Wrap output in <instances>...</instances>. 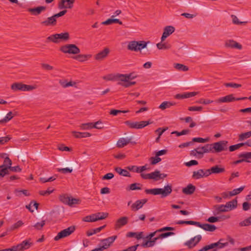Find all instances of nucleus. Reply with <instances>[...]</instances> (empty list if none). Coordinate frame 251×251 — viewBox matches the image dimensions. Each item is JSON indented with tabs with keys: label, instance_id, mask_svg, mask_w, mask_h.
<instances>
[{
	"label": "nucleus",
	"instance_id": "9d476101",
	"mask_svg": "<svg viewBox=\"0 0 251 251\" xmlns=\"http://www.w3.org/2000/svg\"><path fill=\"white\" fill-rule=\"evenodd\" d=\"M64 166L70 167L71 168V169L69 168H59L57 169L58 172H61L63 174H66L67 173H71L73 171V169H74L76 167V163L75 162H67L64 161Z\"/></svg>",
	"mask_w": 251,
	"mask_h": 251
},
{
	"label": "nucleus",
	"instance_id": "864d4df0",
	"mask_svg": "<svg viewBox=\"0 0 251 251\" xmlns=\"http://www.w3.org/2000/svg\"><path fill=\"white\" fill-rule=\"evenodd\" d=\"M176 224H178V225L187 224V225L197 226V224H197V222L193 221H179L177 222H176Z\"/></svg>",
	"mask_w": 251,
	"mask_h": 251
},
{
	"label": "nucleus",
	"instance_id": "e2e57ef3",
	"mask_svg": "<svg viewBox=\"0 0 251 251\" xmlns=\"http://www.w3.org/2000/svg\"><path fill=\"white\" fill-rule=\"evenodd\" d=\"M243 146V143H239V144H237L236 145L230 146L229 147V150L230 151H233Z\"/></svg>",
	"mask_w": 251,
	"mask_h": 251
},
{
	"label": "nucleus",
	"instance_id": "680f3d73",
	"mask_svg": "<svg viewBox=\"0 0 251 251\" xmlns=\"http://www.w3.org/2000/svg\"><path fill=\"white\" fill-rule=\"evenodd\" d=\"M0 169H1L0 170V177H2L9 174L8 167L0 168Z\"/></svg>",
	"mask_w": 251,
	"mask_h": 251
},
{
	"label": "nucleus",
	"instance_id": "c756f323",
	"mask_svg": "<svg viewBox=\"0 0 251 251\" xmlns=\"http://www.w3.org/2000/svg\"><path fill=\"white\" fill-rule=\"evenodd\" d=\"M229 218V216H222L221 217L212 216L208 218L207 221L209 223H215L218 221H221Z\"/></svg>",
	"mask_w": 251,
	"mask_h": 251
},
{
	"label": "nucleus",
	"instance_id": "09e8293b",
	"mask_svg": "<svg viewBox=\"0 0 251 251\" xmlns=\"http://www.w3.org/2000/svg\"><path fill=\"white\" fill-rule=\"evenodd\" d=\"M232 22L234 24L236 25H246L247 23L250 22V21H241L239 20L237 17H234L232 20Z\"/></svg>",
	"mask_w": 251,
	"mask_h": 251
},
{
	"label": "nucleus",
	"instance_id": "ddd939ff",
	"mask_svg": "<svg viewBox=\"0 0 251 251\" xmlns=\"http://www.w3.org/2000/svg\"><path fill=\"white\" fill-rule=\"evenodd\" d=\"M208 170L200 169L197 171H194L193 173L192 177L194 179H198L203 177L209 176Z\"/></svg>",
	"mask_w": 251,
	"mask_h": 251
},
{
	"label": "nucleus",
	"instance_id": "e433bc0d",
	"mask_svg": "<svg viewBox=\"0 0 251 251\" xmlns=\"http://www.w3.org/2000/svg\"><path fill=\"white\" fill-rule=\"evenodd\" d=\"M46 7L44 6H39L34 8H30L28 9V11L31 12L33 14H39L42 11L45 10Z\"/></svg>",
	"mask_w": 251,
	"mask_h": 251
},
{
	"label": "nucleus",
	"instance_id": "39448f33",
	"mask_svg": "<svg viewBox=\"0 0 251 251\" xmlns=\"http://www.w3.org/2000/svg\"><path fill=\"white\" fill-rule=\"evenodd\" d=\"M36 86L26 85L22 83H14L11 86V88L14 91L18 90L26 91H31L36 89Z\"/></svg>",
	"mask_w": 251,
	"mask_h": 251
},
{
	"label": "nucleus",
	"instance_id": "69168bd1",
	"mask_svg": "<svg viewBox=\"0 0 251 251\" xmlns=\"http://www.w3.org/2000/svg\"><path fill=\"white\" fill-rule=\"evenodd\" d=\"M138 51L141 50L142 49L145 48L147 47V43L144 41H138Z\"/></svg>",
	"mask_w": 251,
	"mask_h": 251
},
{
	"label": "nucleus",
	"instance_id": "4be33fe9",
	"mask_svg": "<svg viewBox=\"0 0 251 251\" xmlns=\"http://www.w3.org/2000/svg\"><path fill=\"white\" fill-rule=\"evenodd\" d=\"M197 224H197V226H198L201 227V228H202L203 229H204L206 231L213 232L214 230H215L217 228V227L213 225H210L208 224H202L199 222H197Z\"/></svg>",
	"mask_w": 251,
	"mask_h": 251
},
{
	"label": "nucleus",
	"instance_id": "7c9ffc66",
	"mask_svg": "<svg viewBox=\"0 0 251 251\" xmlns=\"http://www.w3.org/2000/svg\"><path fill=\"white\" fill-rule=\"evenodd\" d=\"M115 171L119 175L124 176H128L130 177V174L126 170L123 169L119 167H116L114 168Z\"/></svg>",
	"mask_w": 251,
	"mask_h": 251
},
{
	"label": "nucleus",
	"instance_id": "4c0bfd02",
	"mask_svg": "<svg viewBox=\"0 0 251 251\" xmlns=\"http://www.w3.org/2000/svg\"><path fill=\"white\" fill-rule=\"evenodd\" d=\"M57 35L59 40L60 39L66 41H68L70 39V35L68 32L57 33Z\"/></svg>",
	"mask_w": 251,
	"mask_h": 251
},
{
	"label": "nucleus",
	"instance_id": "aec40b11",
	"mask_svg": "<svg viewBox=\"0 0 251 251\" xmlns=\"http://www.w3.org/2000/svg\"><path fill=\"white\" fill-rule=\"evenodd\" d=\"M167 176L166 174H160V171L158 170H155L154 172L151 173V179L157 181L166 177Z\"/></svg>",
	"mask_w": 251,
	"mask_h": 251
},
{
	"label": "nucleus",
	"instance_id": "c9c22d12",
	"mask_svg": "<svg viewBox=\"0 0 251 251\" xmlns=\"http://www.w3.org/2000/svg\"><path fill=\"white\" fill-rule=\"evenodd\" d=\"M95 216V218L97 219V221L98 220H101L106 218L108 216V213L104 212H98L96 214H94Z\"/></svg>",
	"mask_w": 251,
	"mask_h": 251
},
{
	"label": "nucleus",
	"instance_id": "c85d7f7f",
	"mask_svg": "<svg viewBox=\"0 0 251 251\" xmlns=\"http://www.w3.org/2000/svg\"><path fill=\"white\" fill-rule=\"evenodd\" d=\"M73 135L76 138H81L90 137L91 134L89 132H80L75 131H72Z\"/></svg>",
	"mask_w": 251,
	"mask_h": 251
},
{
	"label": "nucleus",
	"instance_id": "13d9d810",
	"mask_svg": "<svg viewBox=\"0 0 251 251\" xmlns=\"http://www.w3.org/2000/svg\"><path fill=\"white\" fill-rule=\"evenodd\" d=\"M128 110H117V109H112L109 113L110 115H112L114 116L117 115L119 113H126L128 112Z\"/></svg>",
	"mask_w": 251,
	"mask_h": 251
},
{
	"label": "nucleus",
	"instance_id": "cd10ccee",
	"mask_svg": "<svg viewBox=\"0 0 251 251\" xmlns=\"http://www.w3.org/2000/svg\"><path fill=\"white\" fill-rule=\"evenodd\" d=\"M92 57L91 54H79L74 57V59L78 60L79 62H83L87 61Z\"/></svg>",
	"mask_w": 251,
	"mask_h": 251
},
{
	"label": "nucleus",
	"instance_id": "dca6fc26",
	"mask_svg": "<svg viewBox=\"0 0 251 251\" xmlns=\"http://www.w3.org/2000/svg\"><path fill=\"white\" fill-rule=\"evenodd\" d=\"M201 236L198 235L191 239L185 243V245L188 246L189 249H191L195 247L201 240Z\"/></svg>",
	"mask_w": 251,
	"mask_h": 251
},
{
	"label": "nucleus",
	"instance_id": "de8ad7c7",
	"mask_svg": "<svg viewBox=\"0 0 251 251\" xmlns=\"http://www.w3.org/2000/svg\"><path fill=\"white\" fill-rule=\"evenodd\" d=\"M54 191V189L50 187L47 190L40 191L39 193L41 196H47L50 195Z\"/></svg>",
	"mask_w": 251,
	"mask_h": 251
},
{
	"label": "nucleus",
	"instance_id": "49530a36",
	"mask_svg": "<svg viewBox=\"0 0 251 251\" xmlns=\"http://www.w3.org/2000/svg\"><path fill=\"white\" fill-rule=\"evenodd\" d=\"M142 206L143 205L141 204V201L138 200L132 204L131 207L132 210L137 211L142 208Z\"/></svg>",
	"mask_w": 251,
	"mask_h": 251
},
{
	"label": "nucleus",
	"instance_id": "4468645a",
	"mask_svg": "<svg viewBox=\"0 0 251 251\" xmlns=\"http://www.w3.org/2000/svg\"><path fill=\"white\" fill-rule=\"evenodd\" d=\"M75 0H61L58 3L60 9L71 8L73 7Z\"/></svg>",
	"mask_w": 251,
	"mask_h": 251
},
{
	"label": "nucleus",
	"instance_id": "473e14b6",
	"mask_svg": "<svg viewBox=\"0 0 251 251\" xmlns=\"http://www.w3.org/2000/svg\"><path fill=\"white\" fill-rule=\"evenodd\" d=\"M126 74H117L114 75V78H115V80H119L120 82H125L128 81L127 77H126Z\"/></svg>",
	"mask_w": 251,
	"mask_h": 251
},
{
	"label": "nucleus",
	"instance_id": "f8f14e48",
	"mask_svg": "<svg viewBox=\"0 0 251 251\" xmlns=\"http://www.w3.org/2000/svg\"><path fill=\"white\" fill-rule=\"evenodd\" d=\"M110 52V50L108 48H105L96 54L94 58L97 61H101L105 59Z\"/></svg>",
	"mask_w": 251,
	"mask_h": 251
},
{
	"label": "nucleus",
	"instance_id": "2f4dec72",
	"mask_svg": "<svg viewBox=\"0 0 251 251\" xmlns=\"http://www.w3.org/2000/svg\"><path fill=\"white\" fill-rule=\"evenodd\" d=\"M138 45H139L138 41H131L129 42L127 48L129 50L137 51H138Z\"/></svg>",
	"mask_w": 251,
	"mask_h": 251
},
{
	"label": "nucleus",
	"instance_id": "20e7f679",
	"mask_svg": "<svg viewBox=\"0 0 251 251\" xmlns=\"http://www.w3.org/2000/svg\"><path fill=\"white\" fill-rule=\"evenodd\" d=\"M152 123H153V122H151L150 120L140 122H131L130 121H126L125 122V124L128 126V127L130 128L135 129L143 128Z\"/></svg>",
	"mask_w": 251,
	"mask_h": 251
},
{
	"label": "nucleus",
	"instance_id": "a19ab883",
	"mask_svg": "<svg viewBox=\"0 0 251 251\" xmlns=\"http://www.w3.org/2000/svg\"><path fill=\"white\" fill-rule=\"evenodd\" d=\"M199 82V81L196 80H192L189 81H186V82H178L176 83L178 84L179 85L181 86H191L193 85H194L195 84H197Z\"/></svg>",
	"mask_w": 251,
	"mask_h": 251
},
{
	"label": "nucleus",
	"instance_id": "f03ea898",
	"mask_svg": "<svg viewBox=\"0 0 251 251\" xmlns=\"http://www.w3.org/2000/svg\"><path fill=\"white\" fill-rule=\"evenodd\" d=\"M59 50L64 53L77 54L80 52L79 48L75 44H66L60 47Z\"/></svg>",
	"mask_w": 251,
	"mask_h": 251
},
{
	"label": "nucleus",
	"instance_id": "6e6d98bb",
	"mask_svg": "<svg viewBox=\"0 0 251 251\" xmlns=\"http://www.w3.org/2000/svg\"><path fill=\"white\" fill-rule=\"evenodd\" d=\"M11 160L9 157H6L4 160L3 164L0 166V168L11 166Z\"/></svg>",
	"mask_w": 251,
	"mask_h": 251
},
{
	"label": "nucleus",
	"instance_id": "4d7b16f0",
	"mask_svg": "<svg viewBox=\"0 0 251 251\" xmlns=\"http://www.w3.org/2000/svg\"><path fill=\"white\" fill-rule=\"evenodd\" d=\"M209 141V138H202L201 137H196L192 139V142H198V143H205Z\"/></svg>",
	"mask_w": 251,
	"mask_h": 251
},
{
	"label": "nucleus",
	"instance_id": "423d86ee",
	"mask_svg": "<svg viewBox=\"0 0 251 251\" xmlns=\"http://www.w3.org/2000/svg\"><path fill=\"white\" fill-rule=\"evenodd\" d=\"M75 229V226H71L68 228L61 230L57 235L54 237L55 241H58L60 239L66 237L73 233Z\"/></svg>",
	"mask_w": 251,
	"mask_h": 251
},
{
	"label": "nucleus",
	"instance_id": "a211bd4d",
	"mask_svg": "<svg viewBox=\"0 0 251 251\" xmlns=\"http://www.w3.org/2000/svg\"><path fill=\"white\" fill-rule=\"evenodd\" d=\"M128 218L127 217H122L118 219L115 225V229H118L122 226H125L128 223Z\"/></svg>",
	"mask_w": 251,
	"mask_h": 251
},
{
	"label": "nucleus",
	"instance_id": "6e6552de",
	"mask_svg": "<svg viewBox=\"0 0 251 251\" xmlns=\"http://www.w3.org/2000/svg\"><path fill=\"white\" fill-rule=\"evenodd\" d=\"M248 99L247 97H242V98H236L234 97L233 94H229L225 97H222L217 100V102L221 103V102H230L232 101H234L235 100H247Z\"/></svg>",
	"mask_w": 251,
	"mask_h": 251
},
{
	"label": "nucleus",
	"instance_id": "393cba45",
	"mask_svg": "<svg viewBox=\"0 0 251 251\" xmlns=\"http://www.w3.org/2000/svg\"><path fill=\"white\" fill-rule=\"evenodd\" d=\"M212 144H207L203 147L200 148V149L202 151H198V154L203 155V153H208L210 152H214V151L212 150Z\"/></svg>",
	"mask_w": 251,
	"mask_h": 251
},
{
	"label": "nucleus",
	"instance_id": "8fccbe9b",
	"mask_svg": "<svg viewBox=\"0 0 251 251\" xmlns=\"http://www.w3.org/2000/svg\"><path fill=\"white\" fill-rule=\"evenodd\" d=\"M244 189V186H242L239 188L234 189L232 191L229 192V196L231 197L239 194Z\"/></svg>",
	"mask_w": 251,
	"mask_h": 251
},
{
	"label": "nucleus",
	"instance_id": "f704fd0d",
	"mask_svg": "<svg viewBox=\"0 0 251 251\" xmlns=\"http://www.w3.org/2000/svg\"><path fill=\"white\" fill-rule=\"evenodd\" d=\"M176 104L175 102H170V101H164L159 106V108L161 110H165L166 108H170L172 106H174Z\"/></svg>",
	"mask_w": 251,
	"mask_h": 251
},
{
	"label": "nucleus",
	"instance_id": "5701e85b",
	"mask_svg": "<svg viewBox=\"0 0 251 251\" xmlns=\"http://www.w3.org/2000/svg\"><path fill=\"white\" fill-rule=\"evenodd\" d=\"M199 93L198 92H188L184 94H176L175 97L177 99H186L190 97H192L195 96Z\"/></svg>",
	"mask_w": 251,
	"mask_h": 251
},
{
	"label": "nucleus",
	"instance_id": "58836bf2",
	"mask_svg": "<svg viewBox=\"0 0 251 251\" xmlns=\"http://www.w3.org/2000/svg\"><path fill=\"white\" fill-rule=\"evenodd\" d=\"M174 67L178 70L183 71L184 72L187 71L189 70V68L187 66L179 63L175 64Z\"/></svg>",
	"mask_w": 251,
	"mask_h": 251
},
{
	"label": "nucleus",
	"instance_id": "79ce46f5",
	"mask_svg": "<svg viewBox=\"0 0 251 251\" xmlns=\"http://www.w3.org/2000/svg\"><path fill=\"white\" fill-rule=\"evenodd\" d=\"M58 40L57 33L51 35L47 38V42L50 41L54 43H58L59 42Z\"/></svg>",
	"mask_w": 251,
	"mask_h": 251
},
{
	"label": "nucleus",
	"instance_id": "0eeeda50",
	"mask_svg": "<svg viewBox=\"0 0 251 251\" xmlns=\"http://www.w3.org/2000/svg\"><path fill=\"white\" fill-rule=\"evenodd\" d=\"M227 141H221L213 143L212 144L213 146L212 150L214 151V152H220L225 151L227 150Z\"/></svg>",
	"mask_w": 251,
	"mask_h": 251
},
{
	"label": "nucleus",
	"instance_id": "a18cd8bd",
	"mask_svg": "<svg viewBox=\"0 0 251 251\" xmlns=\"http://www.w3.org/2000/svg\"><path fill=\"white\" fill-rule=\"evenodd\" d=\"M251 136V131L245 133H243L239 135V140L243 141L244 140L249 138Z\"/></svg>",
	"mask_w": 251,
	"mask_h": 251
},
{
	"label": "nucleus",
	"instance_id": "2eb2a0df",
	"mask_svg": "<svg viewBox=\"0 0 251 251\" xmlns=\"http://www.w3.org/2000/svg\"><path fill=\"white\" fill-rule=\"evenodd\" d=\"M207 170L209 176L211 174H218L225 172V169L220 165L214 166Z\"/></svg>",
	"mask_w": 251,
	"mask_h": 251
},
{
	"label": "nucleus",
	"instance_id": "774afa93",
	"mask_svg": "<svg viewBox=\"0 0 251 251\" xmlns=\"http://www.w3.org/2000/svg\"><path fill=\"white\" fill-rule=\"evenodd\" d=\"M210 249H213V251H217V249L214 248L213 243L211 244L210 245H206V246L203 247L199 251H207Z\"/></svg>",
	"mask_w": 251,
	"mask_h": 251
},
{
	"label": "nucleus",
	"instance_id": "338daca9",
	"mask_svg": "<svg viewBox=\"0 0 251 251\" xmlns=\"http://www.w3.org/2000/svg\"><path fill=\"white\" fill-rule=\"evenodd\" d=\"M150 160L151 161V165H155L157 164V163L160 162L161 161V158L159 157L158 156H156L155 157H151L150 158Z\"/></svg>",
	"mask_w": 251,
	"mask_h": 251
},
{
	"label": "nucleus",
	"instance_id": "c03bdc74",
	"mask_svg": "<svg viewBox=\"0 0 251 251\" xmlns=\"http://www.w3.org/2000/svg\"><path fill=\"white\" fill-rule=\"evenodd\" d=\"M142 186V185L139 183H132L129 186V190H141Z\"/></svg>",
	"mask_w": 251,
	"mask_h": 251
},
{
	"label": "nucleus",
	"instance_id": "72a5a7b5",
	"mask_svg": "<svg viewBox=\"0 0 251 251\" xmlns=\"http://www.w3.org/2000/svg\"><path fill=\"white\" fill-rule=\"evenodd\" d=\"M15 115L11 111L8 112L4 118L0 120V124L9 122Z\"/></svg>",
	"mask_w": 251,
	"mask_h": 251
},
{
	"label": "nucleus",
	"instance_id": "052dcab7",
	"mask_svg": "<svg viewBox=\"0 0 251 251\" xmlns=\"http://www.w3.org/2000/svg\"><path fill=\"white\" fill-rule=\"evenodd\" d=\"M239 158H242V159H245L248 160V159L251 158V152H245L243 153H241L238 155Z\"/></svg>",
	"mask_w": 251,
	"mask_h": 251
},
{
	"label": "nucleus",
	"instance_id": "6ab92c4d",
	"mask_svg": "<svg viewBox=\"0 0 251 251\" xmlns=\"http://www.w3.org/2000/svg\"><path fill=\"white\" fill-rule=\"evenodd\" d=\"M225 46L229 48H235L238 50H241L242 46L241 44L233 40H228L226 41Z\"/></svg>",
	"mask_w": 251,
	"mask_h": 251
},
{
	"label": "nucleus",
	"instance_id": "0e129e2a",
	"mask_svg": "<svg viewBox=\"0 0 251 251\" xmlns=\"http://www.w3.org/2000/svg\"><path fill=\"white\" fill-rule=\"evenodd\" d=\"M153 246V241H151V240H148L142 244V246L144 248L151 247Z\"/></svg>",
	"mask_w": 251,
	"mask_h": 251
},
{
	"label": "nucleus",
	"instance_id": "412c9836",
	"mask_svg": "<svg viewBox=\"0 0 251 251\" xmlns=\"http://www.w3.org/2000/svg\"><path fill=\"white\" fill-rule=\"evenodd\" d=\"M129 138H121L119 139L117 143V147L121 148L126 146L128 143H132L131 140H132V137L130 135H129Z\"/></svg>",
	"mask_w": 251,
	"mask_h": 251
},
{
	"label": "nucleus",
	"instance_id": "f257e3e1",
	"mask_svg": "<svg viewBox=\"0 0 251 251\" xmlns=\"http://www.w3.org/2000/svg\"><path fill=\"white\" fill-rule=\"evenodd\" d=\"M145 193L147 194H152L153 195H161V198L166 197L169 196L172 192V187L171 185L165 186L164 189L154 188L151 189H146Z\"/></svg>",
	"mask_w": 251,
	"mask_h": 251
},
{
	"label": "nucleus",
	"instance_id": "a878e982",
	"mask_svg": "<svg viewBox=\"0 0 251 251\" xmlns=\"http://www.w3.org/2000/svg\"><path fill=\"white\" fill-rule=\"evenodd\" d=\"M196 190V187L192 184H189L186 187L183 188L182 192L186 195H192Z\"/></svg>",
	"mask_w": 251,
	"mask_h": 251
},
{
	"label": "nucleus",
	"instance_id": "f3484780",
	"mask_svg": "<svg viewBox=\"0 0 251 251\" xmlns=\"http://www.w3.org/2000/svg\"><path fill=\"white\" fill-rule=\"evenodd\" d=\"M175 27L173 26H167L164 29V31L161 37V40L163 42L169 35L175 31Z\"/></svg>",
	"mask_w": 251,
	"mask_h": 251
},
{
	"label": "nucleus",
	"instance_id": "37998d69",
	"mask_svg": "<svg viewBox=\"0 0 251 251\" xmlns=\"http://www.w3.org/2000/svg\"><path fill=\"white\" fill-rule=\"evenodd\" d=\"M95 216L93 214L87 216L83 218L82 221L86 222H94L97 221V219L95 218Z\"/></svg>",
	"mask_w": 251,
	"mask_h": 251
},
{
	"label": "nucleus",
	"instance_id": "ea45409f",
	"mask_svg": "<svg viewBox=\"0 0 251 251\" xmlns=\"http://www.w3.org/2000/svg\"><path fill=\"white\" fill-rule=\"evenodd\" d=\"M59 199L62 202L68 205V203L70 201V197H69L67 194H63L60 195Z\"/></svg>",
	"mask_w": 251,
	"mask_h": 251
},
{
	"label": "nucleus",
	"instance_id": "b1692460",
	"mask_svg": "<svg viewBox=\"0 0 251 251\" xmlns=\"http://www.w3.org/2000/svg\"><path fill=\"white\" fill-rule=\"evenodd\" d=\"M55 17H49L46 20L41 21V24L44 26H54L56 24Z\"/></svg>",
	"mask_w": 251,
	"mask_h": 251
},
{
	"label": "nucleus",
	"instance_id": "3c124183",
	"mask_svg": "<svg viewBox=\"0 0 251 251\" xmlns=\"http://www.w3.org/2000/svg\"><path fill=\"white\" fill-rule=\"evenodd\" d=\"M156 46L159 50H167L171 48L170 45H167L166 43H162V42L157 44Z\"/></svg>",
	"mask_w": 251,
	"mask_h": 251
},
{
	"label": "nucleus",
	"instance_id": "7ed1b4c3",
	"mask_svg": "<svg viewBox=\"0 0 251 251\" xmlns=\"http://www.w3.org/2000/svg\"><path fill=\"white\" fill-rule=\"evenodd\" d=\"M31 239L28 240H25L21 243L18 244L17 246H13L11 248L5 249L2 250V251H23L25 250L29 249L32 245V243L30 242Z\"/></svg>",
	"mask_w": 251,
	"mask_h": 251
},
{
	"label": "nucleus",
	"instance_id": "603ef678",
	"mask_svg": "<svg viewBox=\"0 0 251 251\" xmlns=\"http://www.w3.org/2000/svg\"><path fill=\"white\" fill-rule=\"evenodd\" d=\"M222 240L223 239H220V240L218 242L213 243L214 248L215 249V247H218L219 248L222 249L228 245L227 242L225 243H221V241H222Z\"/></svg>",
	"mask_w": 251,
	"mask_h": 251
},
{
	"label": "nucleus",
	"instance_id": "bb28decb",
	"mask_svg": "<svg viewBox=\"0 0 251 251\" xmlns=\"http://www.w3.org/2000/svg\"><path fill=\"white\" fill-rule=\"evenodd\" d=\"M46 224V221L42 220L40 222H37L34 225L28 226V228L30 230H32L33 228L37 230H41Z\"/></svg>",
	"mask_w": 251,
	"mask_h": 251
},
{
	"label": "nucleus",
	"instance_id": "5fc2aeb1",
	"mask_svg": "<svg viewBox=\"0 0 251 251\" xmlns=\"http://www.w3.org/2000/svg\"><path fill=\"white\" fill-rule=\"evenodd\" d=\"M251 225V216L239 223L240 226H248Z\"/></svg>",
	"mask_w": 251,
	"mask_h": 251
},
{
	"label": "nucleus",
	"instance_id": "1a4fd4ad",
	"mask_svg": "<svg viewBox=\"0 0 251 251\" xmlns=\"http://www.w3.org/2000/svg\"><path fill=\"white\" fill-rule=\"evenodd\" d=\"M101 124V121L99 120L95 123H88L85 124H82L80 126V127L81 129L83 130H87L89 129H92L93 128L101 129L103 128V126H98V125Z\"/></svg>",
	"mask_w": 251,
	"mask_h": 251
},
{
	"label": "nucleus",
	"instance_id": "9b49d317",
	"mask_svg": "<svg viewBox=\"0 0 251 251\" xmlns=\"http://www.w3.org/2000/svg\"><path fill=\"white\" fill-rule=\"evenodd\" d=\"M116 238L117 236L115 235L101 240V243H102V245L100 246V247L103 251L108 249Z\"/></svg>",
	"mask_w": 251,
	"mask_h": 251
},
{
	"label": "nucleus",
	"instance_id": "bf43d9fd",
	"mask_svg": "<svg viewBox=\"0 0 251 251\" xmlns=\"http://www.w3.org/2000/svg\"><path fill=\"white\" fill-rule=\"evenodd\" d=\"M118 84L119 85H122L126 88L129 87L132 85H135L136 84L135 81H129L128 80V81H126V83H122V82H118Z\"/></svg>",
	"mask_w": 251,
	"mask_h": 251
}]
</instances>
